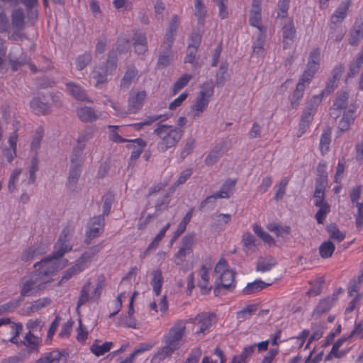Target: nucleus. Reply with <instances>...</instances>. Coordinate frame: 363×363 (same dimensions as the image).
<instances>
[{"label":"nucleus","mask_w":363,"mask_h":363,"mask_svg":"<svg viewBox=\"0 0 363 363\" xmlns=\"http://www.w3.org/2000/svg\"><path fill=\"white\" fill-rule=\"evenodd\" d=\"M186 323L184 320H178L169 328L163 337L162 342L164 345L152 357V363H160L171 357L183 345L186 333Z\"/></svg>","instance_id":"obj_1"},{"label":"nucleus","mask_w":363,"mask_h":363,"mask_svg":"<svg viewBox=\"0 0 363 363\" xmlns=\"http://www.w3.org/2000/svg\"><path fill=\"white\" fill-rule=\"evenodd\" d=\"M153 134L158 138L157 150L164 153L175 147L184 134V130L174 125L158 123L153 130Z\"/></svg>","instance_id":"obj_2"},{"label":"nucleus","mask_w":363,"mask_h":363,"mask_svg":"<svg viewBox=\"0 0 363 363\" xmlns=\"http://www.w3.org/2000/svg\"><path fill=\"white\" fill-rule=\"evenodd\" d=\"M104 286L105 278L104 276L99 277L94 285H92L91 280L88 279L80 290L77 303V311H79V308L89 301H98L102 294Z\"/></svg>","instance_id":"obj_3"},{"label":"nucleus","mask_w":363,"mask_h":363,"mask_svg":"<svg viewBox=\"0 0 363 363\" xmlns=\"http://www.w3.org/2000/svg\"><path fill=\"white\" fill-rule=\"evenodd\" d=\"M52 281V279L43 281L39 277V273L33 272L22 279L20 284L21 296H36L40 291L44 290L47 284L51 283Z\"/></svg>","instance_id":"obj_4"},{"label":"nucleus","mask_w":363,"mask_h":363,"mask_svg":"<svg viewBox=\"0 0 363 363\" xmlns=\"http://www.w3.org/2000/svg\"><path fill=\"white\" fill-rule=\"evenodd\" d=\"M214 87L212 82H207L201 86L195 104L191 106L194 118H199L207 108L210 99L213 95Z\"/></svg>","instance_id":"obj_5"},{"label":"nucleus","mask_w":363,"mask_h":363,"mask_svg":"<svg viewBox=\"0 0 363 363\" xmlns=\"http://www.w3.org/2000/svg\"><path fill=\"white\" fill-rule=\"evenodd\" d=\"M74 231V225L68 223L62 230L59 238L54 245L52 253V258L60 259L65 254L72 250V245L70 243L72 235Z\"/></svg>","instance_id":"obj_6"},{"label":"nucleus","mask_w":363,"mask_h":363,"mask_svg":"<svg viewBox=\"0 0 363 363\" xmlns=\"http://www.w3.org/2000/svg\"><path fill=\"white\" fill-rule=\"evenodd\" d=\"M67 259L58 260L57 258H52V255L45 257L41 261L36 262L34 267L39 266V268L35 271V273H39V277L43 281H46L45 277L54 274L59 269H62L67 265Z\"/></svg>","instance_id":"obj_7"},{"label":"nucleus","mask_w":363,"mask_h":363,"mask_svg":"<svg viewBox=\"0 0 363 363\" xmlns=\"http://www.w3.org/2000/svg\"><path fill=\"white\" fill-rule=\"evenodd\" d=\"M320 102V96H313L312 99L308 102L299 123L300 134L298 135V137L301 136V135L303 134L308 128L311 123L313 121V116L316 112L317 108Z\"/></svg>","instance_id":"obj_8"},{"label":"nucleus","mask_w":363,"mask_h":363,"mask_svg":"<svg viewBox=\"0 0 363 363\" xmlns=\"http://www.w3.org/2000/svg\"><path fill=\"white\" fill-rule=\"evenodd\" d=\"M104 216H98L91 218L86 226L85 242H89L99 237L104 230Z\"/></svg>","instance_id":"obj_9"},{"label":"nucleus","mask_w":363,"mask_h":363,"mask_svg":"<svg viewBox=\"0 0 363 363\" xmlns=\"http://www.w3.org/2000/svg\"><path fill=\"white\" fill-rule=\"evenodd\" d=\"M195 239L196 234L194 233H189L183 237L181 246L174 255L176 264H181L184 261V258L192 252Z\"/></svg>","instance_id":"obj_10"},{"label":"nucleus","mask_w":363,"mask_h":363,"mask_svg":"<svg viewBox=\"0 0 363 363\" xmlns=\"http://www.w3.org/2000/svg\"><path fill=\"white\" fill-rule=\"evenodd\" d=\"M189 321L199 325V329L196 332V334L199 335L208 332L215 321V315L211 313H202L198 314L194 318H190Z\"/></svg>","instance_id":"obj_11"},{"label":"nucleus","mask_w":363,"mask_h":363,"mask_svg":"<svg viewBox=\"0 0 363 363\" xmlns=\"http://www.w3.org/2000/svg\"><path fill=\"white\" fill-rule=\"evenodd\" d=\"M30 106L37 115H45L50 112V104L48 97L44 95L33 97L30 102Z\"/></svg>","instance_id":"obj_12"},{"label":"nucleus","mask_w":363,"mask_h":363,"mask_svg":"<svg viewBox=\"0 0 363 363\" xmlns=\"http://www.w3.org/2000/svg\"><path fill=\"white\" fill-rule=\"evenodd\" d=\"M282 22V36L284 48L291 43L296 36V28L292 18H284Z\"/></svg>","instance_id":"obj_13"},{"label":"nucleus","mask_w":363,"mask_h":363,"mask_svg":"<svg viewBox=\"0 0 363 363\" xmlns=\"http://www.w3.org/2000/svg\"><path fill=\"white\" fill-rule=\"evenodd\" d=\"M147 94L144 90L138 91L128 99V113H135L141 109Z\"/></svg>","instance_id":"obj_14"},{"label":"nucleus","mask_w":363,"mask_h":363,"mask_svg":"<svg viewBox=\"0 0 363 363\" xmlns=\"http://www.w3.org/2000/svg\"><path fill=\"white\" fill-rule=\"evenodd\" d=\"M337 300V295L333 294L332 297H327L320 300L312 313V317L315 319L326 313L334 305Z\"/></svg>","instance_id":"obj_15"},{"label":"nucleus","mask_w":363,"mask_h":363,"mask_svg":"<svg viewBox=\"0 0 363 363\" xmlns=\"http://www.w3.org/2000/svg\"><path fill=\"white\" fill-rule=\"evenodd\" d=\"M235 272L233 270H228L220 274L219 276L220 282L216 285L214 293L216 294L219 292L220 288L230 289L235 286Z\"/></svg>","instance_id":"obj_16"},{"label":"nucleus","mask_w":363,"mask_h":363,"mask_svg":"<svg viewBox=\"0 0 363 363\" xmlns=\"http://www.w3.org/2000/svg\"><path fill=\"white\" fill-rule=\"evenodd\" d=\"M42 339L40 337L28 332L24 336L23 340L21 341V344L23 345L28 350V353H38L41 345Z\"/></svg>","instance_id":"obj_17"},{"label":"nucleus","mask_w":363,"mask_h":363,"mask_svg":"<svg viewBox=\"0 0 363 363\" xmlns=\"http://www.w3.org/2000/svg\"><path fill=\"white\" fill-rule=\"evenodd\" d=\"M46 251L47 246L45 245L38 243L25 250L22 254L21 259L25 262L30 261L45 254Z\"/></svg>","instance_id":"obj_18"},{"label":"nucleus","mask_w":363,"mask_h":363,"mask_svg":"<svg viewBox=\"0 0 363 363\" xmlns=\"http://www.w3.org/2000/svg\"><path fill=\"white\" fill-rule=\"evenodd\" d=\"M352 4L351 0L342 2L331 16L330 23L336 26L341 23L347 16V11Z\"/></svg>","instance_id":"obj_19"},{"label":"nucleus","mask_w":363,"mask_h":363,"mask_svg":"<svg viewBox=\"0 0 363 363\" xmlns=\"http://www.w3.org/2000/svg\"><path fill=\"white\" fill-rule=\"evenodd\" d=\"M250 24L252 26L256 27L257 29H261V0H253L252 8L250 11Z\"/></svg>","instance_id":"obj_20"},{"label":"nucleus","mask_w":363,"mask_h":363,"mask_svg":"<svg viewBox=\"0 0 363 363\" xmlns=\"http://www.w3.org/2000/svg\"><path fill=\"white\" fill-rule=\"evenodd\" d=\"M66 353L61 352L58 350H54L50 352L42 354L35 363H53L60 360L64 357V362L66 361Z\"/></svg>","instance_id":"obj_21"},{"label":"nucleus","mask_w":363,"mask_h":363,"mask_svg":"<svg viewBox=\"0 0 363 363\" xmlns=\"http://www.w3.org/2000/svg\"><path fill=\"white\" fill-rule=\"evenodd\" d=\"M133 45L138 55H144L147 50V42L145 34L136 33L133 36Z\"/></svg>","instance_id":"obj_22"},{"label":"nucleus","mask_w":363,"mask_h":363,"mask_svg":"<svg viewBox=\"0 0 363 363\" xmlns=\"http://www.w3.org/2000/svg\"><path fill=\"white\" fill-rule=\"evenodd\" d=\"M129 142H130V144L128 145L127 147L128 148L133 150L130 155V160L135 161L140 157L147 143L141 138L132 140Z\"/></svg>","instance_id":"obj_23"},{"label":"nucleus","mask_w":363,"mask_h":363,"mask_svg":"<svg viewBox=\"0 0 363 363\" xmlns=\"http://www.w3.org/2000/svg\"><path fill=\"white\" fill-rule=\"evenodd\" d=\"M11 24L13 29L22 30L25 28V14L21 9H16L11 13Z\"/></svg>","instance_id":"obj_24"},{"label":"nucleus","mask_w":363,"mask_h":363,"mask_svg":"<svg viewBox=\"0 0 363 363\" xmlns=\"http://www.w3.org/2000/svg\"><path fill=\"white\" fill-rule=\"evenodd\" d=\"M93 78L96 79L95 86H101L108 82L107 74H110L104 67H95L92 71Z\"/></svg>","instance_id":"obj_25"},{"label":"nucleus","mask_w":363,"mask_h":363,"mask_svg":"<svg viewBox=\"0 0 363 363\" xmlns=\"http://www.w3.org/2000/svg\"><path fill=\"white\" fill-rule=\"evenodd\" d=\"M137 74V69L133 66L129 67L127 69L124 76L121 79L120 84L121 89H128L131 84L134 82Z\"/></svg>","instance_id":"obj_26"},{"label":"nucleus","mask_w":363,"mask_h":363,"mask_svg":"<svg viewBox=\"0 0 363 363\" xmlns=\"http://www.w3.org/2000/svg\"><path fill=\"white\" fill-rule=\"evenodd\" d=\"M224 153L223 148L221 145H216L211 150L204 160V162L207 166H212L216 163Z\"/></svg>","instance_id":"obj_27"},{"label":"nucleus","mask_w":363,"mask_h":363,"mask_svg":"<svg viewBox=\"0 0 363 363\" xmlns=\"http://www.w3.org/2000/svg\"><path fill=\"white\" fill-rule=\"evenodd\" d=\"M67 88L70 94L77 100H86V94L84 89L79 84L69 82L67 84Z\"/></svg>","instance_id":"obj_28"},{"label":"nucleus","mask_w":363,"mask_h":363,"mask_svg":"<svg viewBox=\"0 0 363 363\" xmlns=\"http://www.w3.org/2000/svg\"><path fill=\"white\" fill-rule=\"evenodd\" d=\"M277 264L274 258L272 257H260L257 264V271L266 272L272 269Z\"/></svg>","instance_id":"obj_29"},{"label":"nucleus","mask_w":363,"mask_h":363,"mask_svg":"<svg viewBox=\"0 0 363 363\" xmlns=\"http://www.w3.org/2000/svg\"><path fill=\"white\" fill-rule=\"evenodd\" d=\"M341 73H342V71L340 69H337L336 68V69H333V75L331 76V77H330L328 79V81L327 82L325 89L318 96H320L322 98L324 94H328L331 93L336 87V85H335L336 82L340 78Z\"/></svg>","instance_id":"obj_30"},{"label":"nucleus","mask_w":363,"mask_h":363,"mask_svg":"<svg viewBox=\"0 0 363 363\" xmlns=\"http://www.w3.org/2000/svg\"><path fill=\"white\" fill-rule=\"evenodd\" d=\"M268 286H270V284H267L261 280H255L252 283L247 284L243 289L242 293L245 295L255 294Z\"/></svg>","instance_id":"obj_31"},{"label":"nucleus","mask_w":363,"mask_h":363,"mask_svg":"<svg viewBox=\"0 0 363 363\" xmlns=\"http://www.w3.org/2000/svg\"><path fill=\"white\" fill-rule=\"evenodd\" d=\"M77 115L79 118L84 122H91L98 118L94 109L87 106L78 108Z\"/></svg>","instance_id":"obj_32"},{"label":"nucleus","mask_w":363,"mask_h":363,"mask_svg":"<svg viewBox=\"0 0 363 363\" xmlns=\"http://www.w3.org/2000/svg\"><path fill=\"white\" fill-rule=\"evenodd\" d=\"M152 278L150 284L152 286L153 291L157 296L161 293V288L163 282V277L162 272L160 269H155L152 273Z\"/></svg>","instance_id":"obj_33"},{"label":"nucleus","mask_w":363,"mask_h":363,"mask_svg":"<svg viewBox=\"0 0 363 363\" xmlns=\"http://www.w3.org/2000/svg\"><path fill=\"white\" fill-rule=\"evenodd\" d=\"M103 247V243L100 242L96 245L89 247L87 250L82 253L80 256L82 259L85 260L86 262L90 264L94 260L98 253L101 250Z\"/></svg>","instance_id":"obj_34"},{"label":"nucleus","mask_w":363,"mask_h":363,"mask_svg":"<svg viewBox=\"0 0 363 363\" xmlns=\"http://www.w3.org/2000/svg\"><path fill=\"white\" fill-rule=\"evenodd\" d=\"M320 61V50L313 49L309 54L306 67L318 71Z\"/></svg>","instance_id":"obj_35"},{"label":"nucleus","mask_w":363,"mask_h":363,"mask_svg":"<svg viewBox=\"0 0 363 363\" xmlns=\"http://www.w3.org/2000/svg\"><path fill=\"white\" fill-rule=\"evenodd\" d=\"M242 242L245 252H254L257 248L256 239L250 232L243 233Z\"/></svg>","instance_id":"obj_36"},{"label":"nucleus","mask_w":363,"mask_h":363,"mask_svg":"<svg viewBox=\"0 0 363 363\" xmlns=\"http://www.w3.org/2000/svg\"><path fill=\"white\" fill-rule=\"evenodd\" d=\"M235 185V180L228 179L223 184L220 189L218 191L216 192V196H218L220 199L229 198L230 196L233 193Z\"/></svg>","instance_id":"obj_37"},{"label":"nucleus","mask_w":363,"mask_h":363,"mask_svg":"<svg viewBox=\"0 0 363 363\" xmlns=\"http://www.w3.org/2000/svg\"><path fill=\"white\" fill-rule=\"evenodd\" d=\"M96 342H97V340ZM112 345V342H106L102 345H99L97 342H95L91 346L90 350L96 356L99 357L109 352Z\"/></svg>","instance_id":"obj_38"},{"label":"nucleus","mask_w":363,"mask_h":363,"mask_svg":"<svg viewBox=\"0 0 363 363\" xmlns=\"http://www.w3.org/2000/svg\"><path fill=\"white\" fill-rule=\"evenodd\" d=\"M326 230L329 233L330 238L337 242H340L345 238V234L341 232L335 223L329 224Z\"/></svg>","instance_id":"obj_39"},{"label":"nucleus","mask_w":363,"mask_h":363,"mask_svg":"<svg viewBox=\"0 0 363 363\" xmlns=\"http://www.w3.org/2000/svg\"><path fill=\"white\" fill-rule=\"evenodd\" d=\"M331 141V131L326 128L323 130L320 139V149L323 155L325 154L330 149Z\"/></svg>","instance_id":"obj_40"},{"label":"nucleus","mask_w":363,"mask_h":363,"mask_svg":"<svg viewBox=\"0 0 363 363\" xmlns=\"http://www.w3.org/2000/svg\"><path fill=\"white\" fill-rule=\"evenodd\" d=\"M335 245L330 240L323 242L319 247V254L322 258L328 259L330 257L334 251Z\"/></svg>","instance_id":"obj_41"},{"label":"nucleus","mask_w":363,"mask_h":363,"mask_svg":"<svg viewBox=\"0 0 363 363\" xmlns=\"http://www.w3.org/2000/svg\"><path fill=\"white\" fill-rule=\"evenodd\" d=\"M92 60V55L90 52H84L76 58V68L81 71L84 69Z\"/></svg>","instance_id":"obj_42"},{"label":"nucleus","mask_w":363,"mask_h":363,"mask_svg":"<svg viewBox=\"0 0 363 363\" xmlns=\"http://www.w3.org/2000/svg\"><path fill=\"white\" fill-rule=\"evenodd\" d=\"M354 116L353 111H348L345 113L339 122L338 128L341 131H346L350 129L351 124L354 123Z\"/></svg>","instance_id":"obj_43"},{"label":"nucleus","mask_w":363,"mask_h":363,"mask_svg":"<svg viewBox=\"0 0 363 363\" xmlns=\"http://www.w3.org/2000/svg\"><path fill=\"white\" fill-rule=\"evenodd\" d=\"M348 93L346 91L338 92L333 103V108L335 110L344 109L347 106Z\"/></svg>","instance_id":"obj_44"},{"label":"nucleus","mask_w":363,"mask_h":363,"mask_svg":"<svg viewBox=\"0 0 363 363\" xmlns=\"http://www.w3.org/2000/svg\"><path fill=\"white\" fill-rule=\"evenodd\" d=\"M84 148L76 145L71 155L72 165L81 166L84 162L83 151Z\"/></svg>","instance_id":"obj_45"},{"label":"nucleus","mask_w":363,"mask_h":363,"mask_svg":"<svg viewBox=\"0 0 363 363\" xmlns=\"http://www.w3.org/2000/svg\"><path fill=\"white\" fill-rule=\"evenodd\" d=\"M316 207L318 208V210L315 215V218L318 224H323L327 215L330 211V206L325 202L320 206H317Z\"/></svg>","instance_id":"obj_46"},{"label":"nucleus","mask_w":363,"mask_h":363,"mask_svg":"<svg viewBox=\"0 0 363 363\" xmlns=\"http://www.w3.org/2000/svg\"><path fill=\"white\" fill-rule=\"evenodd\" d=\"M81 169L80 166L72 165L69 177H68V186L70 189L75 187V185L80 177Z\"/></svg>","instance_id":"obj_47"},{"label":"nucleus","mask_w":363,"mask_h":363,"mask_svg":"<svg viewBox=\"0 0 363 363\" xmlns=\"http://www.w3.org/2000/svg\"><path fill=\"white\" fill-rule=\"evenodd\" d=\"M162 51L160 53L157 64L160 66L167 67L172 58V48H162Z\"/></svg>","instance_id":"obj_48"},{"label":"nucleus","mask_w":363,"mask_h":363,"mask_svg":"<svg viewBox=\"0 0 363 363\" xmlns=\"http://www.w3.org/2000/svg\"><path fill=\"white\" fill-rule=\"evenodd\" d=\"M307 86L302 85L301 83H298L296 86V89L294 92L293 99L291 104L293 108H296L299 104L300 100L303 98V92Z\"/></svg>","instance_id":"obj_49"},{"label":"nucleus","mask_w":363,"mask_h":363,"mask_svg":"<svg viewBox=\"0 0 363 363\" xmlns=\"http://www.w3.org/2000/svg\"><path fill=\"white\" fill-rule=\"evenodd\" d=\"M210 268L206 267L205 265H202L201 267L200 271H199V277L201 278V280L199 281V286L201 289H207L208 288V272Z\"/></svg>","instance_id":"obj_50"},{"label":"nucleus","mask_w":363,"mask_h":363,"mask_svg":"<svg viewBox=\"0 0 363 363\" xmlns=\"http://www.w3.org/2000/svg\"><path fill=\"white\" fill-rule=\"evenodd\" d=\"M227 70H228V65L227 64H221L219 69L216 73V84L218 86H222L226 79H227Z\"/></svg>","instance_id":"obj_51"},{"label":"nucleus","mask_w":363,"mask_h":363,"mask_svg":"<svg viewBox=\"0 0 363 363\" xmlns=\"http://www.w3.org/2000/svg\"><path fill=\"white\" fill-rule=\"evenodd\" d=\"M290 0H279L277 4L278 18H288V10L289 8Z\"/></svg>","instance_id":"obj_52"},{"label":"nucleus","mask_w":363,"mask_h":363,"mask_svg":"<svg viewBox=\"0 0 363 363\" xmlns=\"http://www.w3.org/2000/svg\"><path fill=\"white\" fill-rule=\"evenodd\" d=\"M44 325L45 324L42 320L36 318L29 320L26 326L28 330V332L34 334L35 332H40L44 327Z\"/></svg>","instance_id":"obj_53"},{"label":"nucleus","mask_w":363,"mask_h":363,"mask_svg":"<svg viewBox=\"0 0 363 363\" xmlns=\"http://www.w3.org/2000/svg\"><path fill=\"white\" fill-rule=\"evenodd\" d=\"M317 71L306 67L301 76L298 83H301L302 85L308 86L311 83L312 79L314 77Z\"/></svg>","instance_id":"obj_54"},{"label":"nucleus","mask_w":363,"mask_h":363,"mask_svg":"<svg viewBox=\"0 0 363 363\" xmlns=\"http://www.w3.org/2000/svg\"><path fill=\"white\" fill-rule=\"evenodd\" d=\"M117 56L115 52H110L106 62L105 69L111 74L116 70L117 66Z\"/></svg>","instance_id":"obj_55"},{"label":"nucleus","mask_w":363,"mask_h":363,"mask_svg":"<svg viewBox=\"0 0 363 363\" xmlns=\"http://www.w3.org/2000/svg\"><path fill=\"white\" fill-rule=\"evenodd\" d=\"M288 184L287 178L282 179L279 184L276 186V192L274 199L277 201L281 200L285 194L286 186Z\"/></svg>","instance_id":"obj_56"},{"label":"nucleus","mask_w":363,"mask_h":363,"mask_svg":"<svg viewBox=\"0 0 363 363\" xmlns=\"http://www.w3.org/2000/svg\"><path fill=\"white\" fill-rule=\"evenodd\" d=\"M51 303L50 298L44 297L39 298L31 303L30 307L28 308L30 312H35L42 308L49 305Z\"/></svg>","instance_id":"obj_57"},{"label":"nucleus","mask_w":363,"mask_h":363,"mask_svg":"<svg viewBox=\"0 0 363 363\" xmlns=\"http://www.w3.org/2000/svg\"><path fill=\"white\" fill-rule=\"evenodd\" d=\"M92 136L93 133L91 130L86 129L83 130L78 136L77 145L85 148L86 142L89 140Z\"/></svg>","instance_id":"obj_58"},{"label":"nucleus","mask_w":363,"mask_h":363,"mask_svg":"<svg viewBox=\"0 0 363 363\" xmlns=\"http://www.w3.org/2000/svg\"><path fill=\"white\" fill-rule=\"evenodd\" d=\"M252 228L255 233L264 242L267 243H271L273 242V238H272V236L269 235L267 232H265L261 226L255 223L253 224Z\"/></svg>","instance_id":"obj_59"},{"label":"nucleus","mask_w":363,"mask_h":363,"mask_svg":"<svg viewBox=\"0 0 363 363\" xmlns=\"http://www.w3.org/2000/svg\"><path fill=\"white\" fill-rule=\"evenodd\" d=\"M192 78L191 74H185L182 75L174 84L173 91L174 94L177 93L184 86H185L190 79Z\"/></svg>","instance_id":"obj_60"},{"label":"nucleus","mask_w":363,"mask_h":363,"mask_svg":"<svg viewBox=\"0 0 363 363\" xmlns=\"http://www.w3.org/2000/svg\"><path fill=\"white\" fill-rule=\"evenodd\" d=\"M355 206L357 208L354 215L355 225L357 228L360 230L363 228V203L357 202Z\"/></svg>","instance_id":"obj_61"},{"label":"nucleus","mask_w":363,"mask_h":363,"mask_svg":"<svg viewBox=\"0 0 363 363\" xmlns=\"http://www.w3.org/2000/svg\"><path fill=\"white\" fill-rule=\"evenodd\" d=\"M314 197V205L315 206H320L326 201L324 200L325 192L322 186H316L315 190L313 194Z\"/></svg>","instance_id":"obj_62"},{"label":"nucleus","mask_w":363,"mask_h":363,"mask_svg":"<svg viewBox=\"0 0 363 363\" xmlns=\"http://www.w3.org/2000/svg\"><path fill=\"white\" fill-rule=\"evenodd\" d=\"M231 215L229 213H220L215 216V225L222 228L226 225L231 220Z\"/></svg>","instance_id":"obj_63"},{"label":"nucleus","mask_w":363,"mask_h":363,"mask_svg":"<svg viewBox=\"0 0 363 363\" xmlns=\"http://www.w3.org/2000/svg\"><path fill=\"white\" fill-rule=\"evenodd\" d=\"M130 48L129 40L126 38H118L116 43V50L120 54H124L128 52Z\"/></svg>","instance_id":"obj_64"}]
</instances>
